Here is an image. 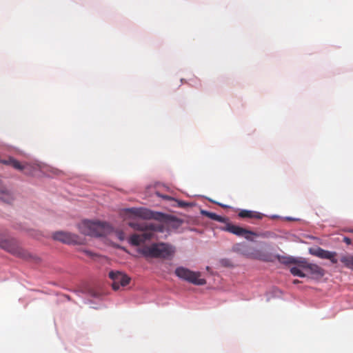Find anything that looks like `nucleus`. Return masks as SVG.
Segmentation results:
<instances>
[{"label": "nucleus", "mask_w": 353, "mask_h": 353, "mask_svg": "<svg viewBox=\"0 0 353 353\" xmlns=\"http://www.w3.org/2000/svg\"><path fill=\"white\" fill-rule=\"evenodd\" d=\"M129 225L135 230L142 232L141 234H134L130 237V243L134 246L152 239L155 232L163 231L161 225L145 221L130 222Z\"/></svg>", "instance_id": "f257e3e1"}, {"label": "nucleus", "mask_w": 353, "mask_h": 353, "mask_svg": "<svg viewBox=\"0 0 353 353\" xmlns=\"http://www.w3.org/2000/svg\"><path fill=\"white\" fill-rule=\"evenodd\" d=\"M138 252L145 258L170 260L174 256L176 248L170 243L161 242L140 248Z\"/></svg>", "instance_id": "f03ea898"}, {"label": "nucleus", "mask_w": 353, "mask_h": 353, "mask_svg": "<svg viewBox=\"0 0 353 353\" xmlns=\"http://www.w3.org/2000/svg\"><path fill=\"white\" fill-rule=\"evenodd\" d=\"M81 233L91 236H103L112 231V227L105 221L84 220L78 225Z\"/></svg>", "instance_id": "7ed1b4c3"}, {"label": "nucleus", "mask_w": 353, "mask_h": 353, "mask_svg": "<svg viewBox=\"0 0 353 353\" xmlns=\"http://www.w3.org/2000/svg\"><path fill=\"white\" fill-rule=\"evenodd\" d=\"M0 163L6 165L11 166L15 170L22 171L27 175H33L39 170L37 165H33L29 163H21L20 161L12 157H3L0 154Z\"/></svg>", "instance_id": "20e7f679"}, {"label": "nucleus", "mask_w": 353, "mask_h": 353, "mask_svg": "<svg viewBox=\"0 0 353 353\" xmlns=\"http://www.w3.org/2000/svg\"><path fill=\"white\" fill-rule=\"evenodd\" d=\"M180 279L197 285H203L206 283L204 279L201 278V273L193 272L184 267H178L174 272Z\"/></svg>", "instance_id": "39448f33"}, {"label": "nucleus", "mask_w": 353, "mask_h": 353, "mask_svg": "<svg viewBox=\"0 0 353 353\" xmlns=\"http://www.w3.org/2000/svg\"><path fill=\"white\" fill-rule=\"evenodd\" d=\"M0 248L21 258L28 256L26 252L19 245L14 239L4 238L1 234H0Z\"/></svg>", "instance_id": "423d86ee"}, {"label": "nucleus", "mask_w": 353, "mask_h": 353, "mask_svg": "<svg viewBox=\"0 0 353 353\" xmlns=\"http://www.w3.org/2000/svg\"><path fill=\"white\" fill-rule=\"evenodd\" d=\"M223 230L230 233H232L236 236H243L246 239L250 241H252L253 236H257V234L254 232H252L250 230H248L247 229L243 228L237 225H232L230 223H227V224L223 228Z\"/></svg>", "instance_id": "0eeeda50"}, {"label": "nucleus", "mask_w": 353, "mask_h": 353, "mask_svg": "<svg viewBox=\"0 0 353 353\" xmlns=\"http://www.w3.org/2000/svg\"><path fill=\"white\" fill-rule=\"evenodd\" d=\"M52 239L66 244H78L80 243V238L77 234L63 231L54 232Z\"/></svg>", "instance_id": "6e6552de"}, {"label": "nucleus", "mask_w": 353, "mask_h": 353, "mask_svg": "<svg viewBox=\"0 0 353 353\" xmlns=\"http://www.w3.org/2000/svg\"><path fill=\"white\" fill-rule=\"evenodd\" d=\"M109 277L112 281V286L114 290H119L120 286H126L130 281V278L129 276L119 271H111L109 273Z\"/></svg>", "instance_id": "1a4fd4ad"}, {"label": "nucleus", "mask_w": 353, "mask_h": 353, "mask_svg": "<svg viewBox=\"0 0 353 353\" xmlns=\"http://www.w3.org/2000/svg\"><path fill=\"white\" fill-rule=\"evenodd\" d=\"M310 253L320 259L330 260L333 264H336L338 262L336 259L337 253L336 252H331L323 250L321 248H316L314 249H310Z\"/></svg>", "instance_id": "9d476101"}, {"label": "nucleus", "mask_w": 353, "mask_h": 353, "mask_svg": "<svg viewBox=\"0 0 353 353\" xmlns=\"http://www.w3.org/2000/svg\"><path fill=\"white\" fill-rule=\"evenodd\" d=\"M299 267L308 273L316 277H321L324 275V270L316 264L311 263L302 258Z\"/></svg>", "instance_id": "9b49d317"}, {"label": "nucleus", "mask_w": 353, "mask_h": 353, "mask_svg": "<svg viewBox=\"0 0 353 353\" xmlns=\"http://www.w3.org/2000/svg\"><path fill=\"white\" fill-rule=\"evenodd\" d=\"M238 216L240 218H249V219H262L264 216V214L262 213L255 212V211H251L248 210H241Z\"/></svg>", "instance_id": "f8f14e48"}, {"label": "nucleus", "mask_w": 353, "mask_h": 353, "mask_svg": "<svg viewBox=\"0 0 353 353\" xmlns=\"http://www.w3.org/2000/svg\"><path fill=\"white\" fill-rule=\"evenodd\" d=\"M340 261L345 268L353 271V254H343L341 256Z\"/></svg>", "instance_id": "ddd939ff"}, {"label": "nucleus", "mask_w": 353, "mask_h": 353, "mask_svg": "<svg viewBox=\"0 0 353 353\" xmlns=\"http://www.w3.org/2000/svg\"><path fill=\"white\" fill-rule=\"evenodd\" d=\"M0 200L8 203L13 200L12 194L5 187H0Z\"/></svg>", "instance_id": "4468645a"}, {"label": "nucleus", "mask_w": 353, "mask_h": 353, "mask_svg": "<svg viewBox=\"0 0 353 353\" xmlns=\"http://www.w3.org/2000/svg\"><path fill=\"white\" fill-rule=\"evenodd\" d=\"M279 260L281 263L283 264H296V265L299 266L302 258L296 259L292 256H279Z\"/></svg>", "instance_id": "2eb2a0df"}, {"label": "nucleus", "mask_w": 353, "mask_h": 353, "mask_svg": "<svg viewBox=\"0 0 353 353\" xmlns=\"http://www.w3.org/2000/svg\"><path fill=\"white\" fill-rule=\"evenodd\" d=\"M202 214L205 215V216L208 217L209 219L216 221L220 223H226L227 219L225 217H223L221 216H219L214 212H208V211H202Z\"/></svg>", "instance_id": "dca6fc26"}, {"label": "nucleus", "mask_w": 353, "mask_h": 353, "mask_svg": "<svg viewBox=\"0 0 353 353\" xmlns=\"http://www.w3.org/2000/svg\"><path fill=\"white\" fill-rule=\"evenodd\" d=\"M129 211L132 214L139 217L146 218L148 216V212L143 208H131Z\"/></svg>", "instance_id": "f3484780"}, {"label": "nucleus", "mask_w": 353, "mask_h": 353, "mask_svg": "<svg viewBox=\"0 0 353 353\" xmlns=\"http://www.w3.org/2000/svg\"><path fill=\"white\" fill-rule=\"evenodd\" d=\"M301 269L302 268L299 267V265H297L296 267H292L290 268V272L294 276H299L301 278H304L306 276V274L303 272Z\"/></svg>", "instance_id": "a211bd4d"}, {"label": "nucleus", "mask_w": 353, "mask_h": 353, "mask_svg": "<svg viewBox=\"0 0 353 353\" xmlns=\"http://www.w3.org/2000/svg\"><path fill=\"white\" fill-rule=\"evenodd\" d=\"M343 241L347 244V245H350L352 243V240L348 238V237H345L343 239Z\"/></svg>", "instance_id": "6ab92c4d"}, {"label": "nucleus", "mask_w": 353, "mask_h": 353, "mask_svg": "<svg viewBox=\"0 0 353 353\" xmlns=\"http://www.w3.org/2000/svg\"><path fill=\"white\" fill-rule=\"evenodd\" d=\"M157 195H158L159 196L163 197V199H167V200L170 199V197L169 196H164V195H161V194H160L159 193H157Z\"/></svg>", "instance_id": "aec40b11"}, {"label": "nucleus", "mask_w": 353, "mask_h": 353, "mask_svg": "<svg viewBox=\"0 0 353 353\" xmlns=\"http://www.w3.org/2000/svg\"><path fill=\"white\" fill-rule=\"evenodd\" d=\"M300 281L299 280H294V283H299Z\"/></svg>", "instance_id": "412c9836"}]
</instances>
